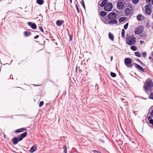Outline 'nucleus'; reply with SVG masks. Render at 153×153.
I'll use <instances>...</instances> for the list:
<instances>
[{"mask_svg":"<svg viewBox=\"0 0 153 153\" xmlns=\"http://www.w3.org/2000/svg\"><path fill=\"white\" fill-rule=\"evenodd\" d=\"M140 65H142V66H143V65L144 66L145 65V64L142 62L141 61L140 62Z\"/></svg>","mask_w":153,"mask_h":153,"instance_id":"37998d69","label":"nucleus"},{"mask_svg":"<svg viewBox=\"0 0 153 153\" xmlns=\"http://www.w3.org/2000/svg\"><path fill=\"white\" fill-rule=\"evenodd\" d=\"M136 60L138 61V62H139V63L141 61L138 59H136Z\"/></svg>","mask_w":153,"mask_h":153,"instance_id":"a18cd8bd","label":"nucleus"},{"mask_svg":"<svg viewBox=\"0 0 153 153\" xmlns=\"http://www.w3.org/2000/svg\"><path fill=\"white\" fill-rule=\"evenodd\" d=\"M108 37L109 39L112 41H113L114 40V36L111 33L109 32L108 33Z\"/></svg>","mask_w":153,"mask_h":153,"instance_id":"a211bd4d","label":"nucleus"},{"mask_svg":"<svg viewBox=\"0 0 153 153\" xmlns=\"http://www.w3.org/2000/svg\"><path fill=\"white\" fill-rule=\"evenodd\" d=\"M36 2L39 5L42 4L44 2V0H37Z\"/></svg>","mask_w":153,"mask_h":153,"instance_id":"412c9836","label":"nucleus"},{"mask_svg":"<svg viewBox=\"0 0 153 153\" xmlns=\"http://www.w3.org/2000/svg\"><path fill=\"white\" fill-rule=\"evenodd\" d=\"M29 26H30L31 27L33 30L36 29L37 26L36 24L34 23H32L31 22H29L27 23Z\"/></svg>","mask_w":153,"mask_h":153,"instance_id":"9d476101","label":"nucleus"},{"mask_svg":"<svg viewBox=\"0 0 153 153\" xmlns=\"http://www.w3.org/2000/svg\"><path fill=\"white\" fill-rule=\"evenodd\" d=\"M27 129L25 128H19L16 129L15 131V133L16 134H18V133L23 132L25 131H26Z\"/></svg>","mask_w":153,"mask_h":153,"instance_id":"ddd939ff","label":"nucleus"},{"mask_svg":"<svg viewBox=\"0 0 153 153\" xmlns=\"http://www.w3.org/2000/svg\"><path fill=\"white\" fill-rule=\"evenodd\" d=\"M27 135V133L25 132L19 137H14L13 138L12 140L13 141V145H16L19 142L22 141L23 138L25 137Z\"/></svg>","mask_w":153,"mask_h":153,"instance_id":"7ed1b4c3","label":"nucleus"},{"mask_svg":"<svg viewBox=\"0 0 153 153\" xmlns=\"http://www.w3.org/2000/svg\"><path fill=\"white\" fill-rule=\"evenodd\" d=\"M152 57L151 56H149V59H152Z\"/></svg>","mask_w":153,"mask_h":153,"instance_id":"8fccbe9b","label":"nucleus"},{"mask_svg":"<svg viewBox=\"0 0 153 153\" xmlns=\"http://www.w3.org/2000/svg\"><path fill=\"white\" fill-rule=\"evenodd\" d=\"M12 79H13V77H12Z\"/></svg>","mask_w":153,"mask_h":153,"instance_id":"4d7b16f0","label":"nucleus"},{"mask_svg":"<svg viewBox=\"0 0 153 153\" xmlns=\"http://www.w3.org/2000/svg\"><path fill=\"white\" fill-rule=\"evenodd\" d=\"M112 59H113V56H111V58H110V60H111V61L112 60Z\"/></svg>","mask_w":153,"mask_h":153,"instance_id":"49530a36","label":"nucleus"},{"mask_svg":"<svg viewBox=\"0 0 153 153\" xmlns=\"http://www.w3.org/2000/svg\"><path fill=\"white\" fill-rule=\"evenodd\" d=\"M4 138H5V135L4 136Z\"/></svg>","mask_w":153,"mask_h":153,"instance_id":"13d9d810","label":"nucleus"},{"mask_svg":"<svg viewBox=\"0 0 153 153\" xmlns=\"http://www.w3.org/2000/svg\"><path fill=\"white\" fill-rule=\"evenodd\" d=\"M132 1L134 4H136L139 1V0H132Z\"/></svg>","mask_w":153,"mask_h":153,"instance_id":"cd10ccee","label":"nucleus"},{"mask_svg":"<svg viewBox=\"0 0 153 153\" xmlns=\"http://www.w3.org/2000/svg\"><path fill=\"white\" fill-rule=\"evenodd\" d=\"M125 31L124 29H122V32H121V36L123 38H124L125 37Z\"/></svg>","mask_w":153,"mask_h":153,"instance_id":"5701e85b","label":"nucleus"},{"mask_svg":"<svg viewBox=\"0 0 153 153\" xmlns=\"http://www.w3.org/2000/svg\"><path fill=\"white\" fill-rule=\"evenodd\" d=\"M39 37V35H36L34 37V39H36L38 38Z\"/></svg>","mask_w":153,"mask_h":153,"instance_id":"ea45409f","label":"nucleus"},{"mask_svg":"<svg viewBox=\"0 0 153 153\" xmlns=\"http://www.w3.org/2000/svg\"><path fill=\"white\" fill-rule=\"evenodd\" d=\"M124 63L126 66L131 63L132 61L131 59L129 58H126L124 60Z\"/></svg>","mask_w":153,"mask_h":153,"instance_id":"9b49d317","label":"nucleus"},{"mask_svg":"<svg viewBox=\"0 0 153 153\" xmlns=\"http://www.w3.org/2000/svg\"><path fill=\"white\" fill-rule=\"evenodd\" d=\"M39 29L41 31H42V32H43V30L42 27L40 26L39 27Z\"/></svg>","mask_w":153,"mask_h":153,"instance_id":"f704fd0d","label":"nucleus"},{"mask_svg":"<svg viewBox=\"0 0 153 153\" xmlns=\"http://www.w3.org/2000/svg\"><path fill=\"white\" fill-rule=\"evenodd\" d=\"M107 14V13L104 11H102L100 13V15L102 17H104Z\"/></svg>","mask_w":153,"mask_h":153,"instance_id":"aec40b11","label":"nucleus"},{"mask_svg":"<svg viewBox=\"0 0 153 153\" xmlns=\"http://www.w3.org/2000/svg\"><path fill=\"white\" fill-rule=\"evenodd\" d=\"M64 149V152L65 153H67V147L65 145H64L63 147Z\"/></svg>","mask_w":153,"mask_h":153,"instance_id":"393cba45","label":"nucleus"},{"mask_svg":"<svg viewBox=\"0 0 153 153\" xmlns=\"http://www.w3.org/2000/svg\"><path fill=\"white\" fill-rule=\"evenodd\" d=\"M77 66H76V72L77 71Z\"/></svg>","mask_w":153,"mask_h":153,"instance_id":"603ef678","label":"nucleus"},{"mask_svg":"<svg viewBox=\"0 0 153 153\" xmlns=\"http://www.w3.org/2000/svg\"><path fill=\"white\" fill-rule=\"evenodd\" d=\"M33 85H34L35 86H37V85H35V84H34Z\"/></svg>","mask_w":153,"mask_h":153,"instance_id":"5fc2aeb1","label":"nucleus"},{"mask_svg":"<svg viewBox=\"0 0 153 153\" xmlns=\"http://www.w3.org/2000/svg\"><path fill=\"white\" fill-rule=\"evenodd\" d=\"M150 98L153 100V93L151 92L150 93Z\"/></svg>","mask_w":153,"mask_h":153,"instance_id":"72a5a7b5","label":"nucleus"},{"mask_svg":"<svg viewBox=\"0 0 153 153\" xmlns=\"http://www.w3.org/2000/svg\"><path fill=\"white\" fill-rule=\"evenodd\" d=\"M114 11H115V12H116L117 13L118 12V11L117 10H114Z\"/></svg>","mask_w":153,"mask_h":153,"instance_id":"09e8293b","label":"nucleus"},{"mask_svg":"<svg viewBox=\"0 0 153 153\" xmlns=\"http://www.w3.org/2000/svg\"><path fill=\"white\" fill-rule=\"evenodd\" d=\"M24 34L26 36H28L31 35V33L29 31H26L24 32Z\"/></svg>","mask_w":153,"mask_h":153,"instance_id":"4be33fe9","label":"nucleus"},{"mask_svg":"<svg viewBox=\"0 0 153 153\" xmlns=\"http://www.w3.org/2000/svg\"><path fill=\"white\" fill-rule=\"evenodd\" d=\"M147 55V53L146 52H144L142 53V55L143 57H145Z\"/></svg>","mask_w":153,"mask_h":153,"instance_id":"2f4dec72","label":"nucleus"},{"mask_svg":"<svg viewBox=\"0 0 153 153\" xmlns=\"http://www.w3.org/2000/svg\"><path fill=\"white\" fill-rule=\"evenodd\" d=\"M140 28L139 27L136 28L135 29L134 33L136 35H139L142 33L143 31V29L141 28L142 27L143 28V26H140Z\"/></svg>","mask_w":153,"mask_h":153,"instance_id":"1a4fd4ad","label":"nucleus"},{"mask_svg":"<svg viewBox=\"0 0 153 153\" xmlns=\"http://www.w3.org/2000/svg\"><path fill=\"white\" fill-rule=\"evenodd\" d=\"M146 85H144L143 88L144 91L146 92L149 90V88H151L153 87V83L152 80L150 79H147L146 82Z\"/></svg>","mask_w":153,"mask_h":153,"instance_id":"20e7f679","label":"nucleus"},{"mask_svg":"<svg viewBox=\"0 0 153 153\" xmlns=\"http://www.w3.org/2000/svg\"><path fill=\"white\" fill-rule=\"evenodd\" d=\"M150 115L153 117V109L152 110L150 113Z\"/></svg>","mask_w":153,"mask_h":153,"instance_id":"a19ab883","label":"nucleus"},{"mask_svg":"<svg viewBox=\"0 0 153 153\" xmlns=\"http://www.w3.org/2000/svg\"><path fill=\"white\" fill-rule=\"evenodd\" d=\"M152 62H153V60H152Z\"/></svg>","mask_w":153,"mask_h":153,"instance_id":"bf43d9fd","label":"nucleus"},{"mask_svg":"<svg viewBox=\"0 0 153 153\" xmlns=\"http://www.w3.org/2000/svg\"><path fill=\"white\" fill-rule=\"evenodd\" d=\"M149 121V123L152 125V124H153V119L150 120Z\"/></svg>","mask_w":153,"mask_h":153,"instance_id":"4c0bfd02","label":"nucleus"},{"mask_svg":"<svg viewBox=\"0 0 153 153\" xmlns=\"http://www.w3.org/2000/svg\"><path fill=\"white\" fill-rule=\"evenodd\" d=\"M152 126H153V124H152Z\"/></svg>","mask_w":153,"mask_h":153,"instance_id":"052dcab7","label":"nucleus"},{"mask_svg":"<svg viewBox=\"0 0 153 153\" xmlns=\"http://www.w3.org/2000/svg\"><path fill=\"white\" fill-rule=\"evenodd\" d=\"M127 19V17H122L119 19V21L120 22H121L125 21Z\"/></svg>","mask_w":153,"mask_h":153,"instance_id":"6ab92c4d","label":"nucleus"},{"mask_svg":"<svg viewBox=\"0 0 153 153\" xmlns=\"http://www.w3.org/2000/svg\"><path fill=\"white\" fill-rule=\"evenodd\" d=\"M152 28H153V27H152Z\"/></svg>","mask_w":153,"mask_h":153,"instance_id":"680f3d73","label":"nucleus"},{"mask_svg":"<svg viewBox=\"0 0 153 153\" xmlns=\"http://www.w3.org/2000/svg\"><path fill=\"white\" fill-rule=\"evenodd\" d=\"M132 11V9H130L128 8H127L124 10V13L126 16H128L129 15L131 14V12Z\"/></svg>","mask_w":153,"mask_h":153,"instance_id":"f8f14e48","label":"nucleus"},{"mask_svg":"<svg viewBox=\"0 0 153 153\" xmlns=\"http://www.w3.org/2000/svg\"><path fill=\"white\" fill-rule=\"evenodd\" d=\"M69 37H70V41H71L72 40V37H73L72 35H70L69 36Z\"/></svg>","mask_w":153,"mask_h":153,"instance_id":"58836bf2","label":"nucleus"},{"mask_svg":"<svg viewBox=\"0 0 153 153\" xmlns=\"http://www.w3.org/2000/svg\"><path fill=\"white\" fill-rule=\"evenodd\" d=\"M128 23H126L125 25L123 27L124 29L125 30L127 29L128 26Z\"/></svg>","mask_w":153,"mask_h":153,"instance_id":"c85d7f7f","label":"nucleus"},{"mask_svg":"<svg viewBox=\"0 0 153 153\" xmlns=\"http://www.w3.org/2000/svg\"><path fill=\"white\" fill-rule=\"evenodd\" d=\"M132 143H134V142L133 141H132Z\"/></svg>","mask_w":153,"mask_h":153,"instance_id":"6e6d98bb","label":"nucleus"},{"mask_svg":"<svg viewBox=\"0 0 153 153\" xmlns=\"http://www.w3.org/2000/svg\"><path fill=\"white\" fill-rule=\"evenodd\" d=\"M133 65H134L135 67L137 68L138 69L140 70L143 73L145 72V71L144 69L141 66L136 63H134L133 64H131L129 65H128L126 66L128 68H132L133 67Z\"/></svg>","mask_w":153,"mask_h":153,"instance_id":"39448f33","label":"nucleus"},{"mask_svg":"<svg viewBox=\"0 0 153 153\" xmlns=\"http://www.w3.org/2000/svg\"><path fill=\"white\" fill-rule=\"evenodd\" d=\"M126 43L129 45H134L136 42V38L134 36L131 37V36L128 34L126 35Z\"/></svg>","mask_w":153,"mask_h":153,"instance_id":"f03ea898","label":"nucleus"},{"mask_svg":"<svg viewBox=\"0 0 153 153\" xmlns=\"http://www.w3.org/2000/svg\"><path fill=\"white\" fill-rule=\"evenodd\" d=\"M152 117L151 116H149L148 117V119L149 120H149L152 119Z\"/></svg>","mask_w":153,"mask_h":153,"instance_id":"c03bdc74","label":"nucleus"},{"mask_svg":"<svg viewBox=\"0 0 153 153\" xmlns=\"http://www.w3.org/2000/svg\"><path fill=\"white\" fill-rule=\"evenodd\" d=\"M107 0H103L100 5L101 7H104V10L106 11H111L113 8V4L111 2H108Z\"/></svg>","mask_w":153,"mask_h":153,"instance_id":"f257e3e1","label":"nucleus"},{"mask_svg":"<svg viewBox=\"0 0 153 153\" xmlns=\"http://www.w3.org/2000/svg\"><path fill=\"white\" fill-rule=\"evenodd\" d=\"M135 55L137 57H141V55L140 53L139 52H134Z\"/></svg>","mask_w":153,"mask_h":153,"instance_id":"b1692460","label":"nucleus"},{"mask_svg":"<svg viewBox=\"0 0 153 153\" xmlns=\"http://www.w3.org/2000/svg\"><path fill=\"white\" fill-rule=\"evenodd\" d=\"M146 3H150L151 0H146ZM152 4L153 5V0H152Z\"/></svg>","mask_w":153,"mask_h":153,"instance_id":"7c9ffc66","label":"nucleus"},{"mask_svg":"<svg viewBox=\"0 0 153 153\" xmlns=\"http://www.w3.org/2000/svg\"><path fill=\"white\" fill-rule=\"evenodd\" d=\"M137 19L138 21H141L145 19V18L142 16L141 14H139L137 16Z\"/></svg>","mask_w":153,"mask_h":153,"instance_id":"4468645a","label":"nucleus"},{"mask_svg":"<svg viewBox=\"0 0 153 153\" xmlns=\"http://www.w3.org/2000/svg\"><path fill=\"white\" fill-rule=\"evenodd\" d=\"M150 90V91H152V89L151 88H149V90Z\"/></svg>","mask_w":153,"mask_h":153,"instance_id":"3c124183","label":"nucleus"},{"mask_svg":"<svg viewBox=\"0 0 153 153\" xmlns=\"http://www.w3.org/2000/svg\"><path fill=\"white\" fill-rule=\"evenodd\" d=\"M124 2L123 0H119L116 4L117 8L119 10L123 9L124 7Z\"/></svg>","mask_w":153,"mask_h":153,"instance_id":"423d86ee","label":"nucleus"},{"mask_svg":"<svg viewBox=\"0 0 153 153\" xmlns=\"http://www.w3.org/2000/svg\"><path fill=\"white\" fill-rule=\"evenodd\" d=\"M76 8L77 11L78 13H79V9L78 8V5H77V4H76Z\"/></svg>","mask_w":153,"mask_h":153,"instance_id":"e433bc0d","label":"nucleus"},{"mask_svg":"<svg viewBox=\"0 0 153 153\" xmlns=\"http://www.w3.org/2000/svg\"><path fill=\"white\" fill-rule=\"evenodd\" d=\"M152 4H150L146 5L144 7L145 9V11L146 13L149 16L150 15L152 12L151 9L150 8Z\"/></svg>","mask_w":153,"mask_h":153,"instance_id":"0eeeda50","label":"nucleus"},{"mask_svg":"<svg viewBox=\"0 0 153 153\" xmlns=\"http://www.w3.org/2000/svg\"><path fill=\"white\" fill-rule=\"evenodd\" d=\"M92 152H93L94 153H101V152L100 151H98L96 150H93L92 151Z\"/></svg>","mask_w":153,"mask_h":153,"instance_id":"c9c22d12","label":"nucleus"},{"mask_svg":"<svg viewBox=\"0 0 153 153\" xmlns=\"http://www.w3.org/2000/svg\"><path fill=\"white\" fill-rule=\"evenodd\" d=\"M107 17L109 20L115 19L117 17V15L115 12H112L108 15Z\"/></svg>","mask_w":153,"mask_h":153,"instance_id":"6e6552de","label":"nucleus"},{"mask_svg":"<svg viewBox=\"0 0 153 153\" xmlns=\"http://www.w3.org/2000/svg\"><path fill=\"white\" fill-rule=\"evenodd\" d=\"M144 43V41H140V44L141 45H143V44Z\"/></svg>","mask_w":153,"mask_h":153,"instance_id":"79ce46f5","label":"nucleus"},{"mask_svg":"<svg viewBox=\"0 0 153 153\" xmlns=\"http://www.w3.org/2000/svg\"><path fill=\"white\" fill-rule=\"evenodd\" d=\"M37 147V146L36 145H34L30 148L29 152L31 153H33L36 150Z\"/></svg>","mask_w":153,"mask_h":153,"instance_id":"2eb2a0df","label":"nucleus"},{"mask_svg":"<svg viewBox=\"0 0 153 153\" xmlns=\"http://www.w3.org/2000/svg\"><path fill=\"white\" fill-rule=\"evenodd\" d=\"M110 75L111 76L113 77H114L116 76V74L113 72H111L110 73Z\"/></svg>","mask_w":153,"mask_h":153,"instance_id":"bb28decb","label":"nucleus"},{"mask_svg":"<svg viewBox=\"0 0 153 153\" xmlns=\"http://www.w3.org/2000/svg\"><path fill=\"white\" fill-rule=\"evenodd\" d=\"M82 5L84 9H85V6L83 0H81Z\"/></svg>","mask_w":153,"mask_h":153,"instance_id":"473e14b6","label":"nucleus"},{"mask_svg":"<svg viewBox=\"0 0 153 153\" xmlns=\"http://www.w3.org/2000/svg\"><path fill=\"white\" fill-rule=\"evenodd\" d=\"M70 1L71 3H72V0H70Z\"/></svg>","mask_w":153,"mask_h":153,"instance_id":"864d4df0","label":"nucleus"},{"mask_svg":"<svg viewBox=\"0 0 153 153\" xmlns=\"http://www.w3.org/2000/svg\"><path fill=\"white\" fill-rule=\"evenodd\" d=\"M131 49L134 51H136L137 49L136 47L135 46H131Z\"/></svg>","mask_w":153,"mask_h":153,"instance_id":"a878e982","label":"nucleus"},{"mask_svg":"<svg viewBox=\"0 0 153 153\" xmlns=\"http://www.w3.org/2000/svg\"><path fill=\"white\" fill-rule=\"evenodd\" d=\"M64 23V21L63 20H58L56 21V24L57 25L60 26L62 25Z\"/></svg>","mask_w":153,"mask_h":153,"instance_id":"f3484780","label":"nucleus"},{"mask_svg":"<svg viewBox=\"0 0 153 153\" xmlns=\"http://www.w3.org/2000/svg\"><path fill=\"white\" fill-rule=\"evenodd\" d=\"M111 20L110 21L108 22V24L110 25H113V24H116L117 22L115 19H111Z\"/></svg>","mask_w":153,"mask_h":153,"instance_id":"dca6fc26","label":"nucleus"},{"mask_svg":"<svg viewBox=\"0 0 153 153\" xmlns=\"http://www.w3.org/2000/svg\"><path fill=\"white\" fill-rule=\"evenodd\" d=\"M44 104V102L43 101H41L39 103V107H41Z\"/></svg>","mask_w":153,"mask_h":153,"instance_id":"c756f323","label":"nucleus"},{"mask_svg":"<svg viewBox=\"0 0 153 153\" xmlns=\"http://www.w3.org/2000/svg\"><path fill=\"white\" fill-rule=\"evenodd\" d=\"M99 140H100V141L101 142H102L103 143H104V141L102 140V139L100 140V139Z\"/></svg>","mask_w":153,"mask_h":153,"instance_id":"de8ad7c7","label":"nucleus"}]
</instances>
